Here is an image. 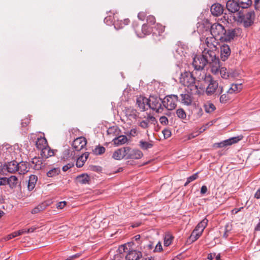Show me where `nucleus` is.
Segmentation results:
<instances>
[{"label":"nucleus","mask_w":260,"mask_h":260,"mask_svg":"<svg viewBox=\"0 0 260 260\" xmlns=\"http://www.w3.org/2000/svg\"><path fill=\"white\" fill-rule=\"evenodd\" d=\"M217 49L209 50L203 49L202 56L207 60V63L209 64L211 71L214 75L218 74V70L220 68V61L217 56Z\"/></svg>","instance_id":"nucleus-1"},{"label":"nucleus","mask_w":260,"mask_h":260,"mask_svg":"<svg viewBox=\"0 0 260 260\" xmlns=\"http://www.w3.org/2000/svg\"><path fill=\"white\" fill-rule=\"evenodd\" d=\"M180 83L187 87L188 91L190 94H199L198 86L192 73L187 71L182 73L180 77Z\"/></svg>","instance_id":"nucleus-2"},{"label":"nucleus","mask_w":260,"mask_h":260,"mask_svg":"<svg viewBox=\"0 0 260 260\" xmlns=\"http://www.w3.org/2000/svg\"><path fill=\"white\" fill-rule=\"evenodd\" d=\"M255 17L254 11L242 10L239 11L234 17L236 21L242 23L245 27H248L253 23Z\"/></svg>","instance_id":"nucleus-3"},{"label":"nucleus","mask_w":260,"mask_h":260,"mask_svg":"<svg viewBox=\"0 0 260 260\" xmlns=\"http://www.w3.org/2000/svg\"><path fill=\"white\" fill-rule=\"evenodd\" d=\"M197 78L199 80H204L208 84L206 90V92L208 95L213 94L218 87V82L214 80L210 74L207 75L205 73L203 72V74H201Z\"/></svg>","instance_id":"nucleus-4"},{"label":"nucleus","mask_w":260,"mask_h":260,"mask_svg":"<svg viewBox=\"0 0 260 260\" xmlns=\"http://www.w3.org/2000/svg\"><path fill=\"white\" fill-rule=\"evenodd\" d=\"M201 45L203 49L214 50L217 49L218 45V40L210 34L205 32V35H202L200 38Z\"/></svg>","instance_id":"nucleus-5"},{"label":"nucleus","mask_w":260,"mask_h":260,"mask_svg":"<svg viewBox=\"0 0 260 260\" xmlns=\"http://www.w3.org/2000/svg\"><path fill=\"white\" fill-rule=\"evenodd\" d=\"M205 32L221 41L225 29L221 24L215 23L211 26L210 31L206 30Z\"/></svg>","instance_id":"nucleus-6"},{"label":"nucleus","mask_w":260,"mask_h":260,"mask_svg":"<svg viewBox=\"0 0 260 260\" xmlns=\"http://www.w3.org/2000/svg\"><path fill=\"white\" fill-rule=\"evenodd\" d=\"M134 27L137 35L140 38H143L146 35H150L151 32L153 33V36L155 35L157 37V33L154 31L153 28L148 24H144L141 27L139 26L138 24L136 25L134 24Z\"/></svg>","instance_id":"nucleus-7"},{"label":"nucleus","mask_w":260,"mask_h":260,"mask_svg":"<svg viewBox=\"0 0 260 260\" xmlns=\"http://www.w3.org/2000/svg\"><path fill=\"white\" fill-rule=\"evenodd\" d=\"M148 107L157 113H161L164 110L162 101L158 97L150 95L148 98Z\"/></svg>","instance_id":"nucleus-8"},{"label":"nucleus","mask_w":260,"mask_h":260,"mask_svg":"<svg viewBox=\"0 0 260 260\" xmlns=\"http://www.w3.org/2000/svg\"><path fill=\"white\" fill-rule=\"evenodd\" d=\"M192 64L196 71L195 73H197V72H200L199 76L201 74H203V72L205 73L204 68L208 63L207 60L206 61L202 55H196L193 58Z\"/></svg>","instance_id":"nucleus-9"},{"label":"nucleus","mask_w":260,"mask_h":260,"mask_svg":"<svg viewBox=\"0 0 260 260\" xmlns=\"http://www.w3.org/2000/svg\"><path fill=\"white\" fill-rule=\"evenodd\" d=\"M178 101V97L177 95H167L162 100L164 108H165L169 110H172L176 108Z\"/></svg>","instance_id":"nucleus-10"},{"label":"nucleus","mask_w":260,"mask_h":260,"mask_svg":"<svg viewBox=\"0 0 260 260\" xmlns=\"http://www.w3.org/2000/svg\"><path fill=\"white\" fill-rule=\"evenodd\" d=\"M243 138V137L242 135L232 137L219 143H214L213 144L212 147L214 148L226 147L238 143L239 141L241 140Z\"/></svg>","instance_id":"nucleus-11"},{"label":"nucleus","mask_w":260,"mask_h":260,"mask_svg":"<svg viewBox=\"0 0 260 260\" xmlns=\"http://www.w3.org/2000/svg\"><path fill=\"white\" fill-rule=\"evenodd\" d=\"M240 33L241 29L239 28L229 29L227 30H225V33H224L221 41H231L236 37H237Z\"/></svg>","instance_id":"nucleus-12"},{"label":"nucleus","mask_w":260,"mask_h":260,"mask_svg":"<svg viewBox=\"0 0 260 260\" xmlns=\"http://www.w3.org/2000/svg\"><path fill=\"white\" fill-rule=\"evenodd\" d=\"M86 144V139L81 137L77 138L73 141L72 146L75 151H79L84 148Z\"/></svg>","instance_id":"nucleus-13"},{"label":"nucleus","mask_w":260,"mask_h":260,"mask_svg":"<svg viewBox=\"0 0 260 260\" xmlns=\"http://www.w3.org/2000/svg\"><path fill=\"white\" fill-rule=\"evenodd\" d=\"M142 256V252L136 250H128L125 256V260H139Z\"/></svg>","instance_id":"nucleus-14"},{"label":"nucleus","mask_w":260,"mask_h":260,"mask_svg":"<svg viewBox=\"0 0 260 260\" xmlns=\"http://www.w3.org/2000/svg\"><path fill=\"white\" fill-rule=\"evenodd\" d=\"M226 7L228 10L231 13L238 12L240 7L238 2L234 0H229L226 2Z\"/></svg>","instance_id":"nucleus-15"},{"label":"nucleus","mask_w":260,"mask_h":260,"mask_svg":"<svg viewBox=\"0 0 260 260\" xmlns=\"http://www.w3.org/2000/svg\"><path fill=\"white\" fill-rule=\"evenodd\" d=\"M137 104L141 111H145L147 110L148 107V99L140 96L137 99Z\"/></svg>","instance_id":"nucleus-16"},{"label":"nucleus","mask_w":260,"mask_h":260,"mask_svg":"<svg viewBox=\"0 0 260 260\" xmlns=\"http://www.w3.org/2000/svg\"><path fill=\"white\" fill-rule=\"evenodd\" d=\"M150 122L151 123L155 124V123H157L156 119L153 116L150 114H147L146 119L142 120L139 122V125L143 129L147 128L149 127V122Z\"/></svg>","instance_id":"nucleus-17"},{"label":"nucleus","mask_w":260,"mask_h":260,"mask_svg":"<svg viewBox=\"0 0 260 260\" xmlns=\"http://www.w3.org/2000/svg\"><path fill=\"white\" fill-rule=\"evenodd\" d=\"M231 54L230 47L226 44L220 46V57L222 61H225Z\"/></svg>","instance_id":"nucleus-18"},{"label":"nucleus","mask_w":260,"mask_h":260,"mask_svg":"<svg viewBox=\"0 0 260 260\" xmlns=\"http://www.w3.org/2000/svg\"><path fill=\"white\" fill-rule=\"evenodd\" d=\"M143 156V153L140 150L131 148L127 157V159H139Z\"/></svg>","instance_id":"nucleus-19"},{"label":"nucleus","mask_w":260,"mask_h":260,"mask_svg":"<svg viewBox=\"0 0 260 260\" xmlns=\"http://www.w3.org/2000/svg\"><path fill=\"white\" fill-rule=\"evenodd\" d=\"M210 11L213 15L218 16L222 14L223 8L221 4L216 3L211 6Z\"/></svg>","instance_id":"nucleus-20"},{"label":"nucleus","mask_w":260,"mask_h":260,"mask_svg":"<svg viewBox=\"0 0 260 260\" xmlns=\"http://www.w3.org/2000/svg\"><path fill=\"white\" fill-rule=\"evenodd\" d=\"M5 169L10 173H15L17 172L18 162L16 161H12L5 165Z\"/></svg>","instance_id":"nucleus-21"},{"label":"nucleus","mask_w":260,"mask_h":260,"mask_svg":"<svg viewBox=\"0 0 260 260\" xmlns=\"http://www.w3.org/2000/svg\"><path fill=\"white\" fill-rule=\"evenodd\" d=\"M19 183L18 178L14 175H12L9 177H7V185H8L10 188L14 189L16 188Z\"/></svg>","instance_id":"nucleus-22"},{"label":"nucleus","mask_w":260,"mask_h":260,"mask_svg":"<svg viewBox=\"0 0 260 260\" xmlns=\"http://www.w3.org/2000/svg\"><path fill=\"white\" fill-rule=\"evenodd\" d=\"M31 162L34 165V169L36 170H40L45 166V164H43L42 159L40 157L33 158Z\"/></svg>","instance_id":"nucleus-23"},{"label":"nucleus","mask_w":260,"mask_h":260,"mask_svg":"<svg viewBox=\"0 0 260 260\" xmlns=\"http://www.w3.org/2000/svg\"><path fill=\"white\" fill-rule=\"evenodd\" d=\"M89 155V152H85L82 155H81L80 156H79L77 159L76 161V166L78 168H81L82 167L86 161L87 158L88 157Z\"/></svg>","instance_id":"nucleus-24"},{"label":"nucleus","mask_w":260,"mask_h":260,"mask_svg":"<svg viewBox=\"0 0 260 260\" xmlns=\"http://www.w3.org/2000/svg\"><path fill=\"white\" fill-rule=\"evenodd\" d=\"M36 146L38 149L42 150L48 146L47 140L44 137L38 138L36 142Z\"/></svg>","instance_id":"nucleus-25"},{"label":"nucleus","mask_w":260,"mask_h":260,"mask_svg":"<svg viewBox=\"0 0 260 260\" xmlns=\"http://www.w3.org/2000/svg\"><path fill=\"white\" fill-rule=\"evenodd\" d=\"M242 89V84H232L231 87L226 91L228 94L237 93Z\"/></svg>","instance_id":"nucleus-26"},{"label":"nucleus","mask_w":260,"mask_h":260,"mask_svg":"<svg viewBox=\"0 0 260 260\" xmlns=\"http://www.w3.org/2000/svg\"><path fill=\"white\" fill-rule=\"evenodd\" d=\"M49 206V204L47 202H44L37 206L35 207L31 211V213L32 214H37L41 211H42L46 209L47 207Z\"/></svg>","instance_id":"nucleus-27"},{"label":"nucleus","mask_w":260,"mask_h":260,"mask_svg":"<svg viewBox=\"0 0 260 260\" xmlns=\"http://www.w3.org/2000/svg\"><path fill=\"white\" fill-rule=\"evenodd\" d=\"M76 181L78 183L85 184L89 183L90 177L87 174H82L76 178Z\"/></svg>","instance_id":"nucleus-28"},{"label":"nucleus","mask_w":260,"mask_h":260,"mask_svg":"<svg viewBox=\"0 0 260 260\" xmlns=\"http://www.w3.org/2000/svg\"><path fill=\"white\" fill-rule=\"evenodd\" d=\"M38 180V177L36 175H31L29 176L27 188L29 191L34 189Z\"/></svg>","instance_id":"nucleus-29"},{"label":"nucleus","mask_w":260,"mask_h":260,"mask_svg":"<svg viewBox=\"0 0 260 260\" xmlns=\"http://www.w3.org/2000/svg\"><path fill=\"white\" fill-rule=\"evenodd\" d=\"M165 27L159 23H157L155 25V26L153 28L154 30H156L158 32V39H156V42L157 41H160L163 37L161 36V34L165 31Z\"/></svg>","instance_id":"nucleus-30"},{"label":"nucleus","mask_w":260,"mask_h":260,"mask_svg":"<svg viewBox=\"0 0 260 260\" xmlns=\"http://www.w3.org/2000/svg\"><path fill=\"white\" fill-rule=\"evenodd\" d=\"M127 141V138L125 136L121 135L115 138L113 140L114 144L117 146L126 143Z\"/></svg>","instance_id":"nucleus-31"},{"label":"nucleus","mask_w":260,"mask_h":260,"mask_svg":"<svg viewBox=\"0 0 260 260\" xmlns=\"http://www.w3.org/2000/svg\"><path fill=\"white\" fill-rule=\"evenodd\" d=\"M139 146L142 150H146L151 148L153 146V144L152 141L146 142L143 140H141L139 142Z\"/></svg>","instance_id":"nucleus-32"},{"label":"nucleus","mask_w":260,"mask_h":260,"mask_svg":"<svg viewBox=\"0 0 260 260\" xmlns=\"http://www.w3.org/2000/svg\"><path fill=\"white\" fill-rule=\"evenodd\" d=\"M41 155L42 157L47 158L54 155V151L53 150H51L48 146H47L45 149L41 150Z\"/></svg>","instance_id":"nucleus-33"},{"label":"nucleus","mask_w":260,"mask_h":260,"mask_svg":"<svg viewBox=\"0 0 260 260\" xmlns=\"http://www.w3.org/2000/svg\"><path fill=\"white\" fill-rule=\"evenodd\" d=\"M181 100L182 103L189 106L192 103V98L190 95L188 93L181 94Z\"/></svg>","instance_id":"nucleus-34"},{"label":"nucleus","mask_w":260,"mask_h":260,"mask_svg":"<svg viewBox=\"0 0 260 260\" xmlns=\"http://www.w3.org/2000/svg\"><path fill=\"white\" fill-rule=\"evenodd\" d=\"M18 171L19 174H24L28 171L27 164L26 162L21 161L18 163Z\"/></svg>","instance_id":"nucleus-35"},{"label":"nucleus","mask_w":260,"mask_h":260,"mask_svg":"<svg viewBox=\"0 0 260 260\" xmlns=\"http://www.w3.org/2000/svg\"><path fill=\"white\" fill-rule=\"evenodd\" d=\"M125 114L129 118L136 119L137 116V110L132 108L126 109L125 110Z\"/></svg>","instance_id":"nucleus-36"},{"label":"nucleus","mask_w":260,"mask_h":260,"mask_svg":"<svg viewBox=\"0 0 260 260\" xmlns=\"http://www.w3.org/2000/svg\"><path fill=\"white\" fill-rule=\"evenodd\" d=\"M208 220L207 218L203 219L196 227L195 229L197 231H200V232H203L204 230L208 224Z\"/></svg>","instance_id":"nucleus-37"},{"label":"nucleus","mask_w":260,"mask_h":260,"mask_svg":"<svg viewBox=\"0 0 260 260\" xmlns=\"http://www.w3.org/2000/svg\"><path fill=\"white\" fill-rule=\"evenodd\" d=\"M173 239L174 237L170 233H166L164 237V246H169L172 243Z\"/></svg>","instance_id":"nucleus-38"},{"label":"nucleus","mask_w":260,"mask_h":260,"mask_svg":"<svg viewBox=\"0 0 260 260\" xmlns=\"http://www.w3.org/2000/svg\"><path fill=\"white\" fill-rule=\"evenodd\" d=\"M238 2L242 9H246L252 4V0H238Z\"/></svg>","instance_id":"nucleus-39"},{"label":"nucleus","mask_w":260,"mask_h":260,"mask_svg":"<svg viewBox=\"0 0 260 260\" xmlns=\"http://www.w3.org/2000/svg\"><path fill=\"white\" fill-rule=\"evenodd\" d=\"M205 111L208 113L213 112L216 108L214 105L211 103H207L204 105Z\"/></svg>","instance_id":"nucleus-40"},{"label":"nucleus","mask_w":260,"mask_h":260,"mask_svg":"<svg viewBox=\"0 0 260 260\" xmlns=\"http://www.w3.org/2000/svg\"><path fill=\"white\" fill-rule=\"evenodd\" d=\"M202 233V232H200V231H197L196 229H194L190 236V239L192 241H195L199 238Z\"/></svg>","instance_id":"nucleus-41"},{"label":"nucleus","mask_w":260,"mask_h":260,"mask_svg":"<svg viewBox=\"0 0 260 260\" xmlns=\"http://www.w3.org/2000/svg\"><path fill=\"white\" fill-rule=\"evenodd\" d=\"M122 150L120 148L117 149L113 154L112 157L116 160H121L123 158V154H122Z\"/></svg>","instance_id":"nucleus-42"},{"label":"nucleus","mask_w":260,"mask_h":260,"mask_svg":"<svg viewBox=\"0 0 260 260\" xmlns=\"http://www.w3.org/2000/svg\"><path fill=\"white\" fill-rule=\"evenodd\" d=\"M220 72L221 77L223 79H228L229 77V73L227 72V70L224 67H221L220 64V68L218 70V72Z\"/></svg>","instance_id":"nucleus-43"},{"label":"nucleus","mask_w":260,"mask_h":260,"mask_svg":"<svg viewBox=\"0 0 260 260\" xmlns=\"http://www.w3.org/2000/svg\"><path fill=\"white\" fill-rule=\"evenodd\" d=\"M176 114L178 118L185 119L186 117V113L182 108H179L176 110Z\"/></svg>","instance_id":"nucleus-44"},{"label":"nucleus","mask_w":260,"mask_h":260,"mask_svg":"<svg viewBox=\"0 0 260 260\" xmlns=\"http://www.w3.org/2000/svg\"><path fill=\"white\" fill-rule=\"evenodd\" d=\"M93 153L96 155H101L105 153V148L102 146H96L93 150Z\"/></svg>","instance_id":"nucleus-45"},{"label":"nucleus","mask_w":260,"mask_h":260,"mask_svg":"<svg viewBox=\"0 0 260 260\" xmlns=\"http://www.w3.org/2000/svg\"><path fill=\"white\" fill-rule=\"evenodd\" d=\"M59 173L60 169L59 168H53L47 172V175L49 177H52L58 175Z\"/></svg>","instance_id":"nucleus-46"},{"label":"nucleus","mask_w":260,"mask_h":260,"mask_svg":"<svg viewBox=\"0 0 260 260\" xmlns=\"http://www.w3.org/2000/svg\"><path fill=\"white\" fill-rule=\"evenodd\" d=\"M232 230V225L230 223H228L224 226V232L223 237L224 238H227L229 236V233Z\"/></svg>","instance_id":"nucleus-47"},{"label":"nucleus","mask_w":260,"mask_h":260,"mask_svg":"<svg viewBox=\"0 0 260 260\" xmlns=\"http://www.w3.org/2000/svg\"><path fill=\"white\" fill-rule=\"evenodd\" d=\"M230 100V97L227 93L221 94L219 99L220 102L222 104L227 103Z\"/></svg>","instance_id":"nucleus-48"},{"label":"nucleus","mask_w":260,"mask_h":260,"mask_svg":"<svg viewBox=\"0 0 260 260\" xmlns=\"http://www.w3.org/2000/svg\"><path fill=\"white\" fill-rule=\"evenodd\" d=\"M118 253L121 255H126L125 253H127L128 250L126 244L121 245L118 249Z\"/></svg>","instance_id":"nucleus-49"},{"label":"nucleus","mask_w":260,"mask_h":260,"mask_svg":"<svg viewBox=\"0 0 260 260\" xmlns=\"http://www.w3.org/2000/svg\"><path fill=\"white\" fill-rule=\"evenodd\" d=\"M120 149L122 150V154H123L122 155L123 157H125V158L127 159V157L131 151V148L129 147H124L120 148Z\"/></svg>","instance_id":"nucleus-50"},{"label":"nucleus","mask_w":260,"mask_h":260,"mask_svg":"<svg viewBox=\"0 0 260 260\" xmlns=\"http://www.w3.org/2000/svg\"><path fill=\"white\" fill-rule=\"evenodd\" d=\"M198 177V173H195L193 174L192 175L190 176L187 179V181L184 184V186H187L190 182L193 181V180H196Z\"/></svg>","instance_id":"nucleus-51"},{"label":"nucleus","mask_w":260,"mask_h":260,"mask_svg":"<svg viewBox=\"0 0 260 260\" xmlns=\"http://www.w3.org/2000/svg\"><path fill=\"white\" fill-rule=\"evenodd\" d=\"M147 23L148 25H153L155 24L156 20L154 16L152 15H149L146 19Z\"/></svg>","instance_id":"nucleus-52"},{"label":"nucleus","mask_w":260,"mask_h":260,"mask_svg":"<svg viewBox=\"0 0 260 260\" xmlns=\"http://www.w3.org/2000/svg\"><path fill=\"white\" fill-rule=\"evenodd\" d=\"M146 16H147L146 12L142 11L138 13V18L140 20L143 21L145 20Z\"/></svg>","instance_id":"nucleus-53"},{"label":"nucleus","mask_w":260,"mask_h":260,"mask_svg":"<svg viewBox=\"0 0 260 260\" xmlns=\"http://www.w3.org/2000/svg\"><path fill=\"white\" fill-rule=\"evenodd\" d=\"M162 134L165 138L167 139L171 137V132L170 129L166 128L162 131Z\"/></svg>","instance_id":"nucleus-54"},{"label":"nucleus","mask_w":260,"mask_h":260,"mask_svg":"<svg viewBox=\"0 0 260 260\" xmlns=\"http://www.w3.org/2000/svg\"><path fill=\"white\" fill-rule=\"evenodd\" d=\"M159 121L161 124L165 125L168 124V123H169L168 118L165 116H161L160 117Z\"/></svg>","instance_id":"nucleus-55"},{"label":"nucleus","mask_w":260,"mask_h":260,"mask_svg":"<svg viewBox=\"0 0 260 260\" xmlns=\"http://www.w3.org/2000/svg\"><path fill=\"white\" fill-rule=\"evenodd\" d=\"M130 20L128 19H125L123 21L121 20L119 22V28H122L124 26L129 24Z\"/></svg>","instance_id":"nucleus-56"},{"label":"nucleus","mask_w":260,"mask_h":260,"mask_svg":"<svg viewBox=\"0 0 260 260\" xmlns=\"http://www.w3.org/2000/svg\"><path fill=\"white\" fill-rule=\"evenodd\" d=\"M30 119L28 118H25L22 120L21 125L22 127H25L30 123Z\"/></svg>","instance_id":"nucleus-57"},{"label":"nucleus","mask_w":260,"mask_h":260,"mask_svg":"<svg viewBox=\"0 0 260 260\" xmlns=\"http://www.w3.org/2000/svg\"><path fill=\"white\" fill-rule=\"evenodd\" d=\"M67 205V202L65 201L60 202L57 204L56 208L59 209H63Z\"/></svg>","instance_id":"nucleus-58"},{"label":"nucleus","mask_w":260,"mask_h":260,"mask_svg":"<svg viewBox=\"0 0 260 260\" xmlns=\"http://www.w3.org/2000/svg\"><path fill=\"white\" fill-rule=\"evenodd\" d=\"M74 166V164L73 163H69L67 165L64 166L63 167H62V170L64 172H66L69 169H70V168H71L72 167H73Z\"/></svg>","instance_id":"nucleus-59"},{"label":"nucleus","mask_w":260,"mask_h":260,"mask_svg":"<svg viewBox=\"0 0 260 260\" xmlns=\"http://www.w3.org/2000/svg\"><path fill=\"white\" fill-rule=\"evenodd\" d=\"M18 236L17 234L16 231L10 234V235H8L7 237L5 238L6 240H9L10 239H12V238H14Z\"/></svg>","instance_id":"nucleus-60"},{"label":"nucleus","mask_w":260,"mask_h":260,"mask_svg":"<svg viewBox=\"0 0 260 260\" xmlns=\"http://www.w3.org/2000/svg\"><path fill=\"white\" fill-rule=\"evenodd\" d=\"M7 182V177H4L0 178V186L6 185Z\"/></svg>","instance_id":"nucleus-61"},{"label":"nucleus","mask_w":260,"mask_h":260,"mask_svg":"<svg viewBox=\"0 0 260 260\" xmlns=\"http://www.w3.org/2000/svg\"><path fill=\"white\" fill-rule=\"evenodd\" d=\"M137 134V129L136 128H133L131 129L129 132V135L132 137H135Z\"/></svg>","instance_id":"nucleus-62"},{"label":"nucleus","mask_w":260,"mask_h":260,"mask_svg":"<svg viewBox=\"0 0 260 260\" xmlns=\"http://www.w3.org/2000/svg\"><path fill=\"white\" fill-rule=\"evenodd\" d=\"M162 250L161 244L160 242H158L155 246L154 251L159 252Z\"/></svg>","instance_id":"nucleus-63"},{"label":"nucleus","mask_w":260,"mask_h":260,"mask_svg":"<svg viewBox=\"0 0 260 260\" xmlns=\"http://www.w3.org/2000/svg\"><path fill=\"white\" fill-rule=\"evenodd\" d=\"M208 190L207 187L206 185H203L201 188V193L202 194H205Z\"/></svg>","instance_id":"nucleus-64"}]
</instances>
